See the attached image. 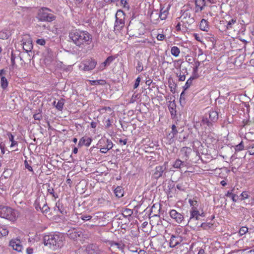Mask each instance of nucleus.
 Listing matches in <instances>:
<instances>
[{"instance_id": "1", "label": "nucleus", "mask_w": 254, "mask_h": 254, "mask_svg": "<svg viewBox=\"0 0 254 254\" xmlns=\"http://www.w3.org/2000/svg\"><path fill=\"white\" fill-rule=\"evenodd\" d=\"M69 37L77 46L84 48L90 45L92 41V36L88 32L84 30H71Z\"/></svg>"}, {"instance_id": "2", "label": "nucleus", "mask_w": 254, "mask_h": 254, "mask_svg": "<svg viewBox=\"0 0 254 254\" xmlns=\"http://www.w3.org/2000/svg\"><path fill=\"white\" fill-rule=\"evenodd\" d=\"M43 241L45 246L53 250H57L64 246L65 238L62 233H55L45 235Z\"/></svg>"}, {"instance_id": "3", "label": "nucleus", "mask_w": 254, "mask_h": 254, "mask_svg": "<svg viewBox=\"0 0 254 254\" xmlns=\"http://www.w3.org/2000/svg\"><path fill=\"white\" fill-rule=\"evenodd\" d=\"M18 216V213L12 208L0 205V217L6 219L11 221L16 220Z\"/></svg>"}, {"instance_id": "4", "label": "nucleus", "mask_w": 254, "mask_h": 254, "mask_svg": "<svg viewBox=\"0 0 254 254\" xmlns=\"http://www.w3.org/2000/svg\"><path fill=\"white\" fill-rule=\"evenodd\" d=\"M182 15L179 18L181 19V22L183 26L188 29L194 22V19L191 16L190 10L189 9L182 10Z\"/></svg>"}, {"instance_id": "5", "label": "nucleus", "mask_w": 254, "mask_h": 254, "mask_svg": "<svg viewBox=\"0 0 254 254\" xmlns=\"http://www.w3.org/2000/svg\"><path fill=\"white\" fill-rule=\"evenodd\" d=\"M209 119L207 117L203 118L202 120L201 125L206 126L209 127V131L212 130L213 123L216 122L218 118L217 112L214 110H211L209 112Z\"/></svg>"}, {"instance_id": "6", "label": "nucleus", "mask_w": 254, "mask_h": 254, "mask_svg": "<svg viewBox=\"0 0 254 254\" xmlns=\"http://www.w3.org/2000/svg\"><path fill=\"white\" fill-rule=\"evenodd\" d=\"M115 18L114 30L119 32L125 26V13L122 10L119 9L115 15Z\"/></svg>"}, {"instance_id": "7", "label": "nucleus", "mask_w": 254, "mask_h": 254, "mask_svg": "<svg viewBox=\"0 0 254 254\" xmlns=\"http://www.w3.org/2000/svg\"><path fill=\"white\" fill-rule=\"evenodd\" d=\"M51 11L48 8L43 7L38 11L37 18L41 21H52L55 20V17L51 13H49Z\"/></svg>"}, {"instance_id": "8", "label": "nucleus", "mask_w": 254, "mask_h": 254, "mask_svg": "<svg viewBox=\"0 0 254 254\" xmlns=\"http://www.w3.org/2000/svg\"><path fill=\"white\" fill-rule=\"evenodd\" d=\"M97 61L92 59H87L81 62L79 65L80 70L90 71L93 70L97 64Z\"/></svg>"}, {"instance_id": "9", "label": "nucleus", "mask_w": 254, "mask_h": 254, "mask_svg": "<svg viewBox=\"0 0 254 254\" xmlns=\"http://www.w3.org/2000/svg\"><path fill=\"white\" fill-rule=\"evenodd\" d=\"M98 145L100 149V151L102 153H106L113 148V143L110 139H102L99 141Z\"/></svg>"}, {"instance_id": "10", "label": "nucleus", "mask_w": 254, "mask_h": 254, "mask_svg": "<svg viewBox=\"0 0 254 254\" xmlns=\"http://www.w3.org/2000/svg\"><path fill=\"white\" fill-rule=\"evenodd\" d=\"M166 164L165 162L163 165L157 166L155 167L154 172L152 174V177L158 180L159 178L165 175L166 170Z\"/></svg>"}, {"instance_id": "11", "label": "nucleus", "mask_w": 254, "mask_h": 254, "mask_svg": "<svg viewBox=\"0 0 254 254\" xmlns=\"http://www.w3.org/2000/svg\"><path fill=\"white\" fill-rule=\"evenodd\" d=\"M170 217L173 219L174 221L178 224H182L184 222V214L178 212L175 209H171L169 212Z\"/></svg>"}, {"instance_id": "12", "label": "nucleus", "mask_w": 254, "mask_h": 254, "mask_svg": "<svg viewBox=\"0 0 254 254\" xmlns=\"http://www.w3.org/2000/svg\"><path fill=\"white\" fill-rule=\"evenodd\" d=\"M22 45L24 50L27 52L30 51L32 49V43L31 37L28 35H25L23 37Z\"/></svg>"}, {"instance_id": "13", "label": "nucleus", "mask_w": 254, "mask_h": 254, "mask_svg": "<svg viewBox=\"0 0 254 254\" xmlns=\"http://www.w3.org/2000/svg\"><path fill=\"white\" fill-rule=\"evenodd\" d=\"M85 251L88 254H99L101 253L98 246L94 244L87 245L86 246Z\"/></svg>"}, {"instance_id": "14", "label": "nucleus", "mask_w": 254, "mask_h": 254, "mask_svg": "<svg viewBox=\"0 0 254 254\" xmlns=\"http://www.w3.org/2000/svg\"><path fill=\"white\" fill-rule=\"evenodd\" d=\"M9 246L12 248L14 250L18 252H21L22 250V246L21 242L19 239H12L9 242Z\"/></svg>"}, {"instance_id": "15", "label": "nucleus", "mask_w": 254, "mask_h": 254, "mask_svg": "<svg viewBox=\"0 0 254 254\" xmlns=\"http://www.w3.org/2000/svg\"><path fill=\"white\" fill-rule=\"evenodd\" d=\"M67 234L70 239L77 240L82 235V232L79 230L73 229L69 230Z\"/></svg>"}, {"instance_id": "16", "label": "nucleus", "mask_w": 254, "mask_h": 254, "mask_svg": "<svg viewBox=\"0 0 254 254\" xmlns=\"http://www.w3.org/2000/svg\"><path fill=\"white\" fill-rule=\"evenodd\" d=\"M205 6V0H195V13L201 12Z\"/></svg>"}, {"instance_id": "17", "label": "nucleus", "mask_w": 254, "mask_h": 254, "mask_svg": "<svg viewBox=\"0 0 254 254\" xmlns=\"http://www.w3.org/2000/svg\"><path fill=\"white\" fill-rule=\"evenodd\" d=\"M181 157L187 161L189 158L191 152V149L189 147H184L181 150Z\"/></svg>"}, {"instance_id": "18", "label": "nucleus", "mask_w": 254, "mask_h": 254, "mask_svg": "<svg viewBox=\"0 0 254 254\" xmlns=\"http://www.w3.org/2000/svg\"><path fill=\"white\" fill-rule=\"evenodd\" d=\"M199 211L198 209H190V217L189 218L188 223H191L192 221L195 220L197 221L199 219Z\"/></svg>"}, {"instance_id": "19", "label": "nucleus", "mask_w": 254, "mask_h": 254, "mask_svg": "<svg viewBox=\"0 0 254 254\" xmlns=\"http://www.w3.org/2000/svg\"><path fill=\"white\" fill-rule=\"evenodd\" d=\"M151 22L153 24H157L160 19L159 13L158 10H154L152 11L150 15Z\"/></svg>"}, {"instance_id": "20", "label": "nucleus", "mask_w": 254, "mask_h": 254, "mask_svg": "<svg viewBox=\"0 0 254 254\" xmlns=\"http://www.w3.org/2000/svg\"><path fill=\"white\" fill-rule=\"evenodd\" d=\"M92 142V139L90 137L84 136L82 137L79 141L78 146L80 147L83 145L89 146Z\"/></svg>"}, {"instance_id": "21", "label": "nucleus", "mask_w": 254, "mask_h": 254, "mask_svg": "<svg viewBox=\"0 0 254 254\" xmlns=\"http://www.w3.org/2000/svg\"><path fill=\"white\" fill-rule=\"evenodd\" d=\"M182 241V238L179 236L172 235L170 240V246L174 248Z\"/></svg>"}, {"instance_id": "22", "label": "nucleus", "mask_w": 254, "mask_h": 254, "mask_svg": "<svg viewBox=\"0 0 254 254\" xmlns=\"http://www.w3.org/2000/svg\"><path fill=\"white\" fill-rule=\"evenodd\" d=\"M46 199L44 197H38L36 199L34 203L35 209L39 211L41 208L42 205L44 203Z\"/></svg>"}, {"instance_id": "23", "label": "nucleus", "mask_w": 254, "mask_h": 254, "mask_svg": "<svg viewBox=\"0 0 254 254\" xmlns=\"http://www.w3.org/2000/svg\"><path fill=\"white\" fill-rule=\"evenodd\" d=\"M186 166V163L184 161H182L180 159H177L173 164V167L175 169H181Z\"/></svg>"}, {"instance_id": "24", "label": "nucleus", "mask_w": 254, "mask_h": 254, "mask_svg": "<svg viewBox=\"0 0 254 254\" xmlns=\"http://www.w3.org/2000/svg\"><path fill=\"white\" fill-rule=\"evenodd\" d=\"M199 28L203 31H208L209 30V25L207 21L204 19H202L199 24Z\"/></svg>"}, {"instance_id": "25", "label": "nucleus", "mask_w": 254, "mask_h": 254, "mask_svg": "<svg viewBox=\"0 0 254 254\" xmlns=\"http://www.w3.org/2000/svg\"><path fill=\"white\" fill-rule=\"evenodd\" d=\"M55 210L59 211L63 215L66 213V210L59 201L56 203Z\"/></svg>"}, {"instance_id": "26", "label": "nucleus", "mask_w": 254, "mask_h": 254, "mask_svg": "<svg viewBox=\"0 0 254 254\" xmlns=\"http://www.w3.org/2000/svg\"><path fill=\"white\" fill-rule=\"evenodd\" d=\"M114 193L116 196L119 198L122 197L124 195V189L121 186H118L114 190Z\"/></svg>"}, {"instance_id": "27", "label": "nucleus", "mask_w": 254, "mask_h": 254, "mask_svg": "<svg viewBox=\"0 0 254 254\" xmlns=\"http://www.w3.org/2000/svg\"><path fill=\"white\" fill-rule=\"evenodd\" d=\"M189 203L191 207L190 209H197L198 207V202L195 198L189 199Z\"/></svg>"}, {"instance_id": "28", "label": "nucleus", "mask_w": 254, "mask_h": 254, "mask_svg": "<svg viewBox=\"0 0 254 254\" xmlns=\"http://www.w3.org/2000/svg\"><path fill=\"white\" fill-rule=\"evenodd\" d=\"M168 108H169V111L171 113V115L172 116L175 115V114H176V110H175L176 104H175V103L174 102V101H172V102H170L169 106H168Z\"/></svg>"}, {"instance_id": "29", "label": "nucleus", "mask_w": 254, "mask_h": 254, "mask_svg": "<svg viewBox=\"0 0 254 254\" xmlns=\"http://www.w3.org/2000/svg\"><path fill=\"white\" fill-rule=\"evenodd\" d=\"M171 54L175 57H178L180 53L179 48L177 46H173L171 48Z\"/></svg>"}, {"instance_id": "30", "label": "nucleus", "mask_w": 254, "mask_h": 254, "mask_svg": "<svg viewBox=\"0 0 254 254\" xmlns=\"http://www.w3.org/2000/svg\"><path fill=\"white\" fill-rule=\"evenodd\" d=\"M159 13L160 19V20H165L167 17L168 14V11L166 9H164L163 8H161Z\"/></svg>"}, {"instance_id": "31", "label": "nucleus", "mask_w": 254, "mask_h": 254, "mask_svg": "<svg viewBox=\"0 0 254 254\" xmlns=\"http://www.w3.org/2000/svg\"><path fill=\"white\" fill-rule=\"evenodd\" d=\"M0 86L3 89H5L8 84L7 79L4 76H1L0 78Z\"/></svg>"}, {"instance_id": "32", "label": "nucleus", "mask_w": 254, "mask_h": 254, "mask_svg": "<svg viewBox=\"0 0 254 254\" xmlns=\"http://www.w3.org/2000/svg\"><path fill=\"white\" fill-rule=\"evenodd\" d=\"M195 78L194 76H191L190 77L186 82L185 85L183 86L184 90H187L192 84L193 80Z\"/></svg>"}, {"instance_id": "33", "label": "nucleus", "mask_w": 254, "mask_h": 254, "mask_svg": "<svg viewBox=\"0 0 254 254\" xmlns=\"http://www.w3.org/2000/svg\"><path fill=\"white\" fill-rule=\"evenodd\" d=\"M7 135L8 136L9 141L11 142L10 147H13L17 146L18 143L17 141L14 140V136L11 133H8Z\"/></svg>"}, {"instance_id": "34", "label": "nucleus", "mask_w": 254, "mask_h": 254, "mask_svg": "<svg viewBox=\"0 0 254 254\" xmlns=\"http://www.w3.org/2000/svg\"><path fill=\"white\" fill-rule=\"evenodd\" d=\"M172 131L169 134V136L170 138H173L178 133V130L177 129L175 125H173L172 126Z\"/></svg>"}, {"instance_id": "35", "label": "nucleus", "mask_w": 254, "mask_h": 254, "mask_svg": "<svg viewBox=\"0 0 254 254\" xmlns=\"http://www.w3.org/2000/svg\"><path fill=\"white\" fill-rule=\"evenodd\" d=\"M64 102L63 99L59 100L56 105V108L59 111H62L63 109Z\"/></svg>"}, {"instance_id": "36", "label": "nucleus", "mask_w": 254, "mask_h": 254, "mask_svg": "<svg viewBox=\"0 0 254 254\" xmlns=\"http://www.w3.org/2000/svg\"><path fill=\"white\" fill-rule=\"evenodd\" d=\"M9 36V32L7 30L0 31V39H6Z\"/></svg>"}, {"instance_id": "37", "label": "nucleus", "mask_w": 254, "mask_h": 254, "mask_svg": "<svg viewBox=\"0 0 254 254\" xmlns=\"http://www.w3.org/2000/svg\"><path fill=\"white\" fill-rule=\"evenodd\" d=\"M48 188L47 189V192L49 194L52 195L53 197L55 198V199L58 197V195L57 193H55L54 189L52 187H50V184L48 185Z\"/></svg>"}, {"instance_id": "38", "label": "nucleus", "mask_w": 254, "mask_h": 254, "mask_svg": "<svg viewBox=\"0 0 254 254\" xmlns=\"http://www.w3.org/2000/svg\"><path fill=\"white\" fill-rule=\"evenodd\" d=\"M236 23V19L235 18H232L230 20L226 26V29L229 30L233 28V25Z\"/></svg>"}, {"instance_id": "39", "label": "nucleus", "mask_w": 254, "mask_h": 254, "mask_svg": "<svg viewBox=\"0 0 254 254\" xmlns=\"http://www.w3.org/2000/svg\"><path fill=\"white\" fill-rule=\"evenodd\" d=\"M49 210L50 208L47 205L46 201L45 200L40 211H41L43 213L47 214L49 211Z\"/></svg>"}, {"instance_id": "40", "label": "nucleus", "mask_w": 254, "mask_h": 254, "mask_svg": "<svg viewBox=\"0 0 254 254\" xmlns=\"http://www.w3.org/2000/svg\"><path fill=\"white\" fill-rule=\"evenodd\" d=\"M120 5L127 10L129 9L130 6L127 0H120Z\"/></svg>"}, {"instance_id": "41", "label": "nucleus", "mask_w": 254, "mask_h": 254, "mask_svg": "<svg viewBox=\"0 0 254 254\" xmlns=\"http://www.w3.org/2000/svg\"><path fill=\"white\" fill-rule=\"evenodd\" d=\"M8 231L5 227V226H0V235L1 237H3L7 235Z\"/></svg>"}, {"instance_id": "42", "label": "nucleus", "mask_w": 254, "mask_h": 254, "mask_svg": "<svg viewBox=\"0 0 254 254\" xmlns=\"http://www.w3.org/2000/svg\"><path fill=\"white\" fill-rule=\"evenodd\" d=\"M90 83L92 85H104L106 83L105 80H90Z\"/></svg>"}, {"instance_id": "43", "label": "nucleus", "mask_w": 254, "mask_h": 254, "mask_svg": "<svg viewBox=\"0 0 254 254\" xmlns=\"http://www.w3.org/2000/svg\"><path fill=\"white\" fill-rule=\"evenodd\" d=\"M115 58H116L114 56H109L107 58L104 62L108 66L115 60Z\"/></svg>"}, {"instance_id": "44", "label": "nucleus", "mask_w": 254, "mask_h": 254, "mask_svg": "<svg viewBox=\"0 0 254 254\" xmlns=\"http://www.w3.org/2000/svg\"><path fill=\"white\" fill-rule=\"evenodd\" d=\"M248 231V228L247 227H242L239 230V234L240 236H243Z\"/></svg>"}, {"instance_id": "45", "label": "nucleus", "mask_w": 254, "mask_h": 254, "mask_svg": "<svg viewBox=\"0 0 254 254\" xmlns=\"http://www.w3.org/2000/svg\"><path fill=\"white\" fill-rule=\"evenodd\" d=\"M248 151L251 155H254V143L249 144Z\"/></svg>"}, {"instance_id": "46", "label": "nucleus", "mask_w": 254, "mask_h": 254, "mask_svg": "<svg viewBox=\"0 0 254 254\" xmlns=\"http://www.w3.org/2000/svg\"><path fill=\"white\" fill-rule=\"evenodd\" d=\"M111 247H116L119 250H122L124 248L123 246L121 244L116 243V242H112L111 244Z\"/></svg>"}, {"instance_id": "47", "label": "nucleus", "mask_w": 254, "mask_h": 254, "mask_svg": "<svg viewBox=\"0 0 254 254\" xmlns=\"http://www.w3.org/2000/svg\"><path fill=\"white\" fill-rule=\"evenodd\" d=\"M212 224L210 223H202L200 227L204 229H207L210 228L212 226Z\"/></svg>"}, {"instance_id": "48", "label": "nucleus", "mask_w": 254, "mask_h": 254, "mask_svg": "<svg viewBox=\"0 0 254 254\" xmlns=\"http://www.w3.org/2000/svg\"><path fill=\"white\" fill-rule=\"evenodd\" d=\"M244 146L243 144V142L241 141L239 144L236 146L235 150L236 151H240L244 149Z\"/></svg>"}, {"instance_id": "49", "label": "nucleus", "mask_w": 254, "mask_h": 254, "mask_svg": "<svg viewBox=\"0 0 254 254\" xmlns=\"http://www.w3.org/2000/svg\"><path fill=\"white\" fill-rule=\"evenodd\" d=\"M177 76L179 78V80L180 81H184L186 79L185 74H182L181 72L177 73Z\"/></svg>"}, {"instance_id": "50", "label": "nucleus", "mask_w": 254, "mask_h": 254, "mask_svg": "<svg viewBox=\"0 0 254 254\" xmlns=\"http://www.w3.org/2000/svg\"><path fill=\"white\" fill-rule=\"evenodd\" d=\"M136 70L139 72L142 71L143 70L142 64L140 62H138L137 63Z\"/></svg>"}, {"instance_id": "51", "label": "nucleus", "mask_w": 254, "mask_h": 254, "mask_svg": "<svg viewBox=\"0 0 254 254\" xmlns=\"http://www.w3.org/2000/svg\"><path fill=\"white\" fill-rule=\"evenodd\" d=\"M108 66L106 63L104 62L103 63L100 64H99V65L98 66V67H97L98 70H100V71H102L103 70H104L106 67Z\"/></svg>"}, {"instance_id": "52", "label": "nucleus", "mask_w": 254, "mask_h": 254, "mask_svg": "<svg viewBox=\"0 0 254 254\" xmlns=\"http://www.w3.org/2000/svg\"><path fill=\"white\" fill-rule=\"evenodd\" d=\"M36 42L37 44L41 46H44L46 44V41L44 39H37Z\"/></svg>"}, {"instance_id": "53", "label": "nucleus", "mask_w": 254, "mask_h": 254, "mask_svg": "<svg viewBox=\"0 0 254 254\" xmlns=\"http://www.w3.org/2000/svg\"><path fill=\"white\" fill-rule=\"evenodd\" d=\"M80 218L83 221H88L92 218V216L90 215H81Z\"/></svg>"}, {"instance_id": "54", "label": "nucleus", "mask_w": 254, "mask_h": 254, "mask_svg": "<svg viewBox=\"0 0 254 254\" xmlns=\"http://www.w3.org/2000/svg\"><path fill=\"white\" fill-rule=\"evenodd\" d=\"M143 42L144 43H147L149 44L151 46H154L155 44H156V42L154 40V39H152L151 41H150V40H149L148 39H145L143 41Z\"/></svg>"}, {"instance_id": "55", "label": "nucleus", "mask_w": 254, "mask_h": 254, "mask_svg": "<svg viewBox=\"0 0 254 254\" xmlns=\"http://www.w3.org/2000/svg\"><path fill=\"white\" fill-rule=\"evenodd\" d=\"M165 38V36L164 34H158L157 36H156V38L158 40V41H163V40H164Z\"/></svg>"}, {"instance_id": "56", "label": "nucleus", "mask_w": 254, "mask_h": 254, "mask_svg": "<svg viewBox=\"0 0 254 254\" xmlns=\"http://www.w3.org/2000/svg\"><path fill=\"white\" fill-rule=\"evenodd\" d=\"M140 82V77H138L135 80V83L133 86L134 89L137 88L138 87Z\"/></svg>"}, {"instance_id": "57", "label": "nucleus", "mask_w": 254, "mask_h": 254, "mask_svg": "<svg viewBox=\"0 0 254 254\" xmlns=\"http://www.w3.org/2000/svg\"><path fill=\"white\" fill-rule=\"evenodd\" d=\"M24 164L25 167L27 169H28L29 171L33 173V170L32 167L30 165H29L27 161H25Z\"/></svg>"}, {"instance_id": "58", "label": "nucleus", "mask_w": 254, "mask_h": 254, "mask_svg": "<svg viewBox=\"0 0 254 254\" xmlns=\"http://www.w3.org/2000/svg\"><path fill=\"white\" fill-rule=\"evenodd\" d=\"M33 118L35 120L39 121L42 118V115H41V114L40 113L35 114L33 115Z\"/></svg>"}, {"instance_id": "59", "label": "nucleus", "mask_w": 254, "mask_h": 254, "mask_svg": "<svg viewBox=\"0 0 254 254\" xmlns=\"http://www.w3.org/2000/svg\"><path fill=\"white\" fill-rule=\"evenodd\" d=\"M106 110H107L106 113H108L109 115H114V112L111 108H110L109 107H107Z\"/></svg>"}, {"instance_id": "60", "label": "nucleus", "mask_w": 254, "mask_h": 254, "mask_svg": "<svg viewBox=\"0 0 254 254\" xmlns=\"http://www.w3.org/2000/svg\"><path fill=\"white\" fill-rule=\"evenodd\" d=\"M241 196L242 197V200H244L249 197V195H248V193L246 191H243L241 194Z\"/></svg>"}, {"instance_id": "61", "label": "nucleus", "mask_w": 254, "mask_h": 254, "mask_svg": "<svg viewBox=\"0 0 254 254\" xmlns=\"http://www.w3.org/2000/svg\"><path fill=\"white\" fill-rule=\"evenodd\" d=\"M235 191V189H233L231 191H228L227 192V193L225 194V196H226L227 197H231V196H232V195L234 194L232 191Z\"/></svg>"}, {"instance_id": "62", "label": "nucleus", "mask_w": 254, "mask_h": 254, "mask_svg": "<svg viewBox=\"0 0 254 254\" xmlns=\"http://www.w3.org/2000/svg\"><path fill=\"white\" fill-rule=\"evenodd\" d=\"M106 108H107V107H102L99 109V111L100 112V113L101 114H103L106 113V112H107Z\"/></svg>"}, {"instance_id": "63", "label": "nucleus", "mask_w": 254, "mask_h": 254, "mask_svg": "<svg viewBox=\"0 0 254 254\" xmlns=\"http://www.w3.org/2000/svg\"><path fill=\"white\" fill-rule=\"evenodd\" d=\"M132 213V211L129 209H126L124 211V214H126L127 215H129V216L131 215Z\"/></svg>"}, {"instance_id": "64", "label": "nucleus", "mask_w": 254, "mask_h": 254, "mask_svg": "<svg viewBox=\"0 0 254 254\" xmlns=\"http://www.w3.org/2000/svg\"><path fill=\"white\" fill-rule=\"evenodd\" d=\"M33 249L31 248H28L26 249V254H33Z\"/></svg>"}]
</instances>
